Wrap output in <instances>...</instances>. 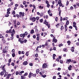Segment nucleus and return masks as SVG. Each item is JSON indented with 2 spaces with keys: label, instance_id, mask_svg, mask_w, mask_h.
<instances>
[{
  "label": "nucleus",
  "instance_id": "58836bf2",
  "mask_svg": "<svg viewBox=\"0 0 79 79\" xmlns=\"http://www.w3.org/2000/svg\"><path fill=\"white\" fill-rule=\"evenodd\" d=\"M51 32L52 33H54V32H55V30L53 29H52L51 30Z\"/></svg>",
  "mask_w": 79,
  "mask_h": 79
},
{
  "label": "nucleus",
  "instance_id": "0e129e2a",
  "mask_svg": "<svg viewBox=\"0 0 79 79\" xmlns=\"http://www.w3.org/2000/svg\"><path fill=\"white\" fill-rule=\"evenodd\" d=\"M21 40V38H20L19 39V42H20Z\"/></svg>",
  "mask_w": 79,
  "mask_h": 79
},
{
  "label": "nucleus",
  "instance_id": "cd10ccee",
  "mask_svg": "<svg viewBox=\"0 0 79 79\" xmlns=\"http://www.w3.org/2000/svg\"><path fill=\"white\" fill-rule=\"evenodd\" d=\"M61 46H63V44H62V43L59 45V47H61Z\"/></svg>",
  "mask_w": 79,
  "mask_h": 79
},
{
  "label": "nucleus",
  "instance_id": "09e8293b",
  "mask_svg": "<svg viewBox=\"0 0 79 79\" xmlns=\"http://www.w3.org/2000/svg\"><path fill=\"white\" fill-rule=\"evenodd\" d=\"M5 65H4L2 68V69H5Z\"/></svg>",
  "mask_w": 79,
  "mask_h": 79
},
{
  "label": "nucleus",
  "instance_id": "a211bd4d",
  "mask_svg": "<svg viewBox=\"0 0 79 79\" xmlns=\"http://www.w3.org/2000/svg\"><path fill=\"white\" fill-rule=\"evenodd\" d=\"M43 21H44V20L43 19H42L40 20V23H43Z\"/></svg>",
  "mask_w": 79,
  "mask_h": 79
},
{
  "label": "nucleus",
  "instance_id": "de8ad7c7",
  "mask_svg": "<svg viewBox=\"0 0 79 79\" xmlns=\"http://www.w3.org/2000/svg\"><path fill=\"white\" fill-rule=\"evenodd\" d=\"M2 41L3 43H5V42H6V41H5V39H4V40H2Z\"/></svg>",
  "mask_w": 79,
  "mask_h": 79
},
{
  "label": "nucleus",
  "instance_id": "bb28decb",
  "mask_svg": "<svg viewBox=\"0 0 79 79\" xmlns=\"http://www.w3.org/2000/svg\"><path fill=\"white\" fill-rule=\"evenodd\" d=\"M36 39L37 41H39V39H40L39 38V36H37L36 38Z\"/></svg>",
  "mask_w": 79,
  "mask_h": 79
},
{
  "label": "nucleus",
  "instance_id": "338daca9",
  "mask_svg": "<svg viewBox=\"0 0 79 79\" xmlns=\"http://www.w3.org/2000/svg\"><path fill=\"white\" fill-rule=\"evenodd\" d=\"M42 73H45V71L44 70H43L42 71Z\"/></svg>",
  "mask_w": 79,
  "mask_h": 79
},
{
  "label": "nucleus",
  "instance_id": "f3484780",
  "mask_svg": "<svg viewBox=\"0 0 79 79\" xmlns=\"http://www.w3.org/2000/svg\"><path fill=\"white\" fill-rule=\"evenodd\" d=\"M73 27L75 28L76 31H77V27L76 25H74V26H73Z\"/></svg>",
  "mask_w": 79,
  "mask_h": 79
},
{
  "label": "nucleus",
  "instance_id": "052dcab7",
  "mask_svg": "<svg viewBox=\"0 0 79 79\" xmlns=\"http://www.w3.org/2000/svg\"><path fill=\"white\" fill-rule=\"evenodd\" d=\"M5 17H8L9 16V15L8 14H6L5 16Z\"/></svg>",
  "mask_w": 79,
  "mask_h": 79
},
{
  "label": "nucleus",
  "instance_id": "79ce46f5",
  "mask_svg": "<svg viewBox=\"0 0 79 79\" xmlns=\"http://www.w3.org/2000/svg\"><path fill=\"white\" fill-rule=\"evenodd\" d=\"M61 68H58L57 69V70L58 71H61Z\"/></svg>",
  "mask_w": 79,
  "mask_h": 79
},
{
  "label": "nucleus",
  "instance_id": "39448f33",
  "mask_svg": "<svg viewBox=\"0 0 79 79\" xmlns=\"http://www.w3.org/2000/svg\"><path fill=\"white\" fill-rule=\"evenodd\" d=\"M71 60L70 59H67L66 61V63L69 64V63L70 62H71Z\"/></svg>",
  "mask_w": 79,
  "mask_h": 79
},
{
  "label": "nucleus",
  "instance_id": "9d476101",
  "mask_svg": "<svg viewBox=\"0 0 79 79\" xmlns=\"http://www.w3.org/2000/svg\"><path fill=\"white\" fill-rule=\"evenodd\" d=\"M32 74H33V73L31 72H30V73H29V75L28 76V77L29 78V79H31V75H32Z\"/></svg>",
  "mask_w": 79,
  "mask_h": 79
},
{
  "label": "nucleus",
  "instance_id": "5fc2aeb1",
  "mask_svg": "<svg viewBox=\"0 0 79 79\" xmlns=\"http://www.w3.org/2000/svg\"><path fill=\"white\" fill-rule=\"evenodd\" d=\"M76 44L77 46H79V43L78 42L76 43Z\"/></svg>",
  "mask_w": 79,
  "mask_h": 79
},
{
  "label": "nucleus",
  "instance_id": "aec40b11",
  "mask_svg": "<svg viewBox=\"0 0 79 79\" xmlns=\"http://www.w3.org/2000/svg\"><path fill=\"white\" fill-rule=\"evenodd\" d=\"M69 20H67L66 22V25L68 26V25H69Z\"/></svg>",
  "mask_w": 79,
  "mask_h": 79
},
{
  "label": "nucleus",
  "instance_id": "dca6fc26",
  "mask_svg": "<svg viewBox=\"0 0 79 79\" xmlns=\"http://www.w3.org/2000/svg\"><path fill=\"white\" fill-rule=\"evenodd\" d=\"M73 27L75 28L76 31H77V27L76 25H74V26H73Z\"/></svg>",
  "mask_w": 79,
  "mask_h": 79
},
{
  "label": "nucleus",
  "instance_id": "7ed1b4c3",
  "mask_svg": "<svg viewBox=\"0 0 79 79\" xmlns=\"http://www.w3.org/2000/svg\"><path fill=\"white\" fill-rule=\"evenodd\" d=\"M30 19L32 21V22H35V21L36 20V18L35 17H31L30 18Z\"/></svg>",
  "mask_w": 79,
  "mask_h": 79
},
{
  "label": "nucleus",
  "instance_id": "6e6d98bb",
  "mask_svg": "<svg viewBox=\"0 0 79 79\" xmlns=\"http://www.w3.org/2000/svg\"><path fill=\"white\" fill-rule=\"evenodd\" d=\"M12 14L13 15H15V10H13L12 12Z\"/></svg>",
  "mask_w": 79,
  "mask_h": 79
},
{
  "label": "nucleus",
  "instance_id": "a878e982",
  "mask_svg": "<svg viewBox=\"0 0 79 79\" xmlns=\"http://www.w3.org/2000/svg\"><path fill=\"white\" fill-rule=\"evenodd\" d=\"M48 14H50V13H52V11H51V10L50 9H49L48 11Z\"/></svg>",
  "mask_w": 79,
  "mask_h": 79
},
{
  "label": "nucleus",
  "instance_id": "e433bc0d",
  "mask_svg": "<svg viewBox=\"0 0 79 79\" xmlns=\"http://www.w3.org/2000/svg\"><path fill=\"white\" fill-rule=\"evenodd\" d=\"M12 56H13V57H15V53H12Z\"/></svg>",
  "mask_w": 79,
  "mask_h": 79
},
{
  "label": "nucleus",
  "instance_id": "2eb2a0df",
  "mask_svg": "<svg viewBox=\"0 0 79 79\" xmlns=\"http://www.w3.org/2000/svg\"><path fill=\"white\" fill-rule=\"evenodd\" d=\"M40 16V17H42L44 16V13L43 12H41Z\"/></svg>",
  "mask_w": 79,
  "mask_h": 79
},
{
  "label": "nucleus",
  "instance_id": "1a4fd4ad",
  "mask_svg": "<svg viewBox=\"0 0 79 79\" xmlns=\"http://www.w3.org/2000/svg\"><path fill=\"white\" fill-rule=\"evenodd\" d=\"M64 29L65 32H66L68 31V27L67 26V25H65Z\"/></svg>",
  "mask_w": 79,
  "mask_h": 79
},
{
  "label": "nucleus",
  "instance_id": "7c9ffc66",
  "mask_svg": "<svg viewBox=\"0 0 79 79\" xmlns=\"http://www.w3.org/2000/svg\"><path fill=\"white\" fill-rule=\"evenodd\" d=\"M73 26H76V22H73Z\"/></svg>",
  "mask_w": 79,
  "mask_h": 79
},
{
  "label": "nucleus",
  "instance_id": "4d7b16f0",
  "mask_svg": "<svg viewBox=\"0 0 79 79\" xmlns=\"http://www.w3.org/2000/svg\"><path fill=\"white\" fill-rule=\"evenodd\" d=\"M36 20H39V17H36Z\"/></svg>",
  "mask_w": 79,
  "mask_h": 79
},
{
  "label": "nucleus",
  "instance_id": "e2e57ef3",
  "mask_svg": "<svg viewBox=\"0 0 79 79\" xmlns=\"http://www.w3.org/2000/svg\"><path fill=\"white\" fill-rule=\"evenodd\" d=\"M49 2H48V1L47 0H46V4H48L49 3Z\"/></svg>",
  "mask_w": 79,
  "mask_h": 79
},
{
  "label": "nucleus",
  "instance_id": "393cba45",
  "mask_svg": "<svg viewBox=\"0 0 79 79\" xmlns=\"http://www.w3.org/2000/svg\"><path fill=\"white\" fill-rule=\"evenodd\" d=\"M4 75V72H3V71L1 72V76H3Z\"/></svg>",
  "mask_w": 79,
  "mask_h": 79
},
{
  "label": "nucleus",
  "instance_id": "20e7f679",
  "mask_svg": "<svg viewBox=\"0 0 79 79\" xmlns=\"http://www.w3.org/2000/svg\"><path fill=\"white\" fill-rule=\"evenodd\" d=\"M19 15H21L22 17L24 16V12H20L19 13Z\"/></svg>",
  "mask_w": 79,
  "mask_h": 79
},
{
  "label": "nucleus",
  "instance_id": "4be33fe9",
  "mask_svg": "<svg viewBox=\"0 0 79 79\" xmlns=\"http://www.w3.org/2000/svg\"><path fill=\"white\" fill-rule=\"evenodd\" d=\"M67 43L68 44V45H70V44H71V41H70L69 40L67 41Z\"/></svg>",
  "mask_w": 79,
  "mask_h": 79
},
{
  "label": "nucleus",
  "instance_id": "4c0bfd02",
  "mask_svg": "<svg viewBox=\"0 0 79 79\" xmlns=\"http://www.w3.org/2000/svg\"><path fill=\"white\" fill-rule=\"evenodd\" d=\"M59 25H60V23H58V24L56 25V27L57 28H58V26H59Z\"/></svg>",
  "mask_w": 79,
  "mask_h": 79
},
{
  "label": "nucleus",
  "instance_id": "c756f323",
  "mask_svg": "<svg viewBox=\"0 0 79 79\" xmlns=\"http://www.w3.org/2000/svg\"><path fill=\"white\" fill-rule=\"evenodd\" d=\"M60 29L61 30H62V29H64V27H63V26L62 25L61 26Z\"/></svg>",
  "mask_w": 79,
  "mask_h": 79
},
{
  "label": "nucleus",
  "instance_id": "f8f14e48",
  "mask_svg": "<svg viewBox=\"0 0 79 79\" xmlns=\"http://www.w3.org/2000/svg\"><path fill=\"white\" fill-rule=\"evenodd\" d=\"M74 47H72L71 49V51H72V52H74Z\"/></svg>",
  "mask_w": 79,
  "mask_h": 79
},
{
  "label": "nucleus",
  "instance_id": "680f3d73",
  "mask_svg": "<svg viewBox=\"0 0 79 79\" xmlns=\"http://www.w3.org/2000/svg\"><path fill=\"white\" fill-rule=\"evenodd\" d=\"M21 79H24V76L22 75L21 76Z\"/></svg>",
  "mask_w": 79,
  "mask_h": 79
},
{
  "label": "nucleus",
  "instance_id": "37998d69",
  "mask_svg": "<svg viewBox=\"0 0 79 79\" xmlns=\"http://www.w3.org/2000/svg\"><path fill=\"white\" fill-rule=\"evenodd\" d=\"M29 64L30 66H33V64H32V63H30Z\"/></svg>",
  "mask_w": 79,
  "mask_h": 79
},
{
  "label": "nucleus",
  "instance_id": "ea45409f",
  "mask_svg": "<svg viewBox=\"0 0 79 79\" xmlns=\"http://www.w3.org/2000/svg\"><path fill=\"white\" fill-rule=\"evenodd\" d=\"M23 5H26V1H24L23 2Z\"/></svg>",
  "mask_w": 79,
  "mask_h": 79
},
{
  "label": "nucleus",
  "instance_id": "8fccbe9b",
  "mask_svg": "<svg viewBox=\"0 0 79 79\" xmlns=\"http://www.w3.org/2000/svg\"><path fill=\"white\" fill-rule=\"evenodd\" d=\"M69 5V1H67L66 2V5Z\"/></svg>",
  "mask_w": 79,
  "mask_h": 79
},
{
  "label": "nucleus",
  "instance_id": "603ef678",
  "mask_svg": "<svg viewBox=\"0 0 79 79\" xmlns=\"http://www.w3.org/2000/svg\"><path fill=\"white\" fill-rule=\"evenodd\" d=\"M11 10V8H9L7 9V11H10Z\"/></svg>",
  "mask_w": 79,
  "mask_h": 79
},
{
  "label": "nucleus",
  "instance_id": "6e6552de",
  "mask_svg": "<svg viewBox=\"0 0 79 79\" xmlns=\"http://www.w3.org/2000/svg\"><path fill=\"white\" fill-rule=\"evenodd\" d=\"M23 65H27L28 64V62L27 61H25L23 63Z\"/></svg>",
  "mask_w": 79,
  "mask_h": 79
},
{
  "label": "nucleus",
  "instance_id": "69168bd1",
  "mask_svg": "<svg viewBox=\"0 0 79 79\" xmlns=\"http://www.w3.org/2000/svg\"><path fill=\"white\" fill-rule=\"evenodd\" d=\"M3 69V73H6V70H5V69Z\"/></svg>",
  "mask_w": 79,
  "mask_h": 79
},
{
  "label": "nucleus",
  "instance_id": "0eeeda50",
  "mask_svg": "<svg viewBox=\"0 0 79 79\" xmlns=\"http://www.w3.org/2000/svg\"><path fill=\"white\" fill-rule=\"evenodd\" d=\"M56 37H54L53 40V42H54L55 43H56V42H57V40L56 39H55Z\"/></svg>",
  "mask_w": 79,
  "mask_h": 79
},
{
  "label": "nucleus",
  "instance_id": "864d4df0",
  "mask_svg": "<svg viewBox=\"0 0 79 79\" xmlns=\"http://www.w3.org/2000/svg\"><path fill=\"white\" fill-rule=\"evenodd\" d=\"M11 65L14 66H15V63L13 62L11 64Z\"/></svg>",
  "mask_w": 79,
  "mask_h": 79
},
{
  "label": "nucleus",
  "instance_id": "13d9d810",
  "mask_svg": "<svg viewBox=\"0 0 79 79\" xmlns=\"http://www.w3.org/2000/svg\"><path fill=\"white\" fill-rule=\"evenodd\" d=\"M55 20L56 21H58V17H56Z\"/></svg>",
  "mask_w": 79,
  "mask_h": 79
},
{
  "label": "nucleus",
  "instance_id": "5701e85b",
  "mask_svg": "<svg viewBox=\"0 0 79 79\" xmlns=\"http://www.w3.org/2000/svg\"><path fill=\"white\" fill-rule=\"evenodd\" d=\"M34 30H31V34H34Z\"/></svg>",
  "mask_w": 79,
  "mask_h": 79
},
{
  "label": "nucleus",
  "instance_id": "774afa93",
  "mask_svg": "<svg viewBox=\"0 0 79 79\" xmlns=\"http://www.w3.org/2000/svg\"><path fill=\"white\" fill-rule=\"evenodd\" d=\"M56 76H53V79H56Z\"/></svg>",
  "mask_w": 79,
  "mask_h": 79
},
{
  "label": "nucleus",
  "instance_id": "ddd939ff",
  "mask_svg": "<svg viewBox=\"0 0 79 79\" xmlns=\"http://www.w3.org/2000/svg\"><path fill=\"white\" fill-rule=\"evenodd\" d=\"M3 52L4 53H7V52H8V51L6 50L4 48L3 49Z\"/></svg>",
  "mask_w": 79,
  "mask_h": 79
},
{
  "label": "nucleus",
  "instance_id": "49530a36",
  "mask_svg": "<svg viewBox=\"0 0 79 79\" xmlns=\"http://www.w3.org/2000/svg\"><path fill=\"white\" fill-rule=\"evenodd\" d=\"M15 74L16 75H18V74H19V72L18 71H17L16 72Z\"/></svg>",
  "mask_w": 79,
  "mask_h": 79
},
{
  "label": "nucleus",
  "instance_id": "a19ab883",
  "mask_svg": "<svg viewBox=\"0 0 79 79\" xmlns=\"http://www.w3.org/2000/svg\"><path fill=\"white\" fill-rule=\"evenodd\" d=\"M20 44H24V41L23 40H21V41L20 42Z\"/></svg>",
  "mask_w": 79,
  "mask_h": 79
},
{
  "label": "nucleus",
  "instance_id": "bf43d9fd",
  "mask_svg": "<svg viewBox=\"0 0 79 79\" xmlns=\"http://www.w3.org/2000/svg\"><path fill=\"white\" fill-rule=\"evenodd\" d=\"M12 52L13 53H15V49H13L12 50Z\"/></svg>",
  "mask_w": 79,
  "mask_h": 79
},
{
  "label": "nucleus",
  "instance_id": "a18cd8bd",
  "mask_svg": "<svg viewBox=\"0 0 79 79\" xmlns=\"http://www.w3.org/2000/svg\"><path fill=\"white\" fill-rule=\"evenodd\" d=\"M23 42H24V43H26V42H27V40L25 39V40H23Z\"/></svg>",
  "mask_w": 79,
  "mask_h": 79
},
{
  "label": "nucleus",
  "instance_id": "c85d7f7f",
  "mask_svg": "<svg viewBox=\"0 0 79 79\" xmlns=\"http://www.w3.org/2000/svg\"><path fill=\"white\" fill-rule=\"evenodd\" d=\"M59 11V16H61V10H58Z\"/></svg>",
  "mask_w": 79,
  "mask_h": 79
},
{
  "label": "nucleus",
  "instance_id": "473e14b6",
  "mask_svg": "<svg viewBox=\"0 0 79 79\" xmlns=\"http://www.w3.org/2000/svg\"><path fill=\"white\" fill-rule=\"evenodd\" d=\"M39 8L41 9H43V8H44V6H39Z\"/></svg>",
  "mask_w": 79,
  "mask_h": 79
},
{
  "label": "nucleus",
  "instance_id": "2f4dec72",
  "mask_svg": "<svg viewBox=\"0 0 79 79\" xmlns=\"http://www.w3.org/2000/svg\"><path fill=\"white\" fill-rule=\"evenodd\" d=\"M27 74H28V73H25L23 75V76H26L27 75Z\"/></svg>",
  "mask_w": 79,
  "mask_h": 79
},
{
  "label": "nucleus",
  "instance_id": "423d86ee",
  "mask_svg": "<svg viewBox=\"0 0 79 79\" xmlns=\"http://www.w3.org/2000/svg\"><path fill=\"white\" fill-rule=\"evenodd\" d=\"M47 21H46V19H45L44 20V22H43V23L44 24H46V26H48V22H47Z\"/></svg>",
  "mask_w": 79,
  "mask_h": 79
},
{
  "label": "nucleus",
  "instance_id": "3c124183",
  "mask_svg": "<svg viewBox=\"0 0 79 79\" xmlns=\"http://www.w3.org/2000/svg\"><path fill=\"white\" fill-rule=\"evenodd\" d=\"M35 32H39V30H38V29H37V28L36 29Z\"/></svg>",
  "mask_w": 79,
  "mask_h": 79
},
{
  "label": "nucleus",
  "instance_id": "9b49d317",
  "mask_svg": "<svg viewBox=\"0 0 79 79\" xmlns=\"http://www.w3.org/2000/svg\"><path fill=\"white\" fill-rule=\"evenodd\" d=\"M20 37H25V35H24V34H21L20 35Z\"/></svg>",
  "mask_w": 79,
  "mask_h": 79
},
{
  "label": "nucleus",
  "instance_id": "c9c22d12",
  "mask_svg": "<svg viewBox=\"0 0 79 79\" xmlns=\"http://www.w3.org/2000/svg\"><path fill=\"white\" fill-rule=\"evenodd\" d=\"M73 9L74 8L73 7V6H71L70 8V10H73Z\"/></svg>",
  "mask_w": 79,
  "mask_h": 79
},
{
  "label": "nucleus",
  "instance_id": "412c9836",
  "mask_svg": "<svg viewBox=\"0 0 79 79\" xmlns=\"http://www.w3.org/2000/svg\"><path fill=\"white\" fill-rule=\"evenodd\" d=\"M48 41H46V43L45 44V46H47V45H48Z\"/></svg>",
  "mask_w": 79,
  "mask_h": 79
},
{
  "label": "nucleus",
  "instance_id": "6ab92c4d",
  "mask_svg": "<svg viewBox=\"0 0 79 79\" xmlns=\"http://www.w3.org/2000/svg\"><path fill=\"white\" fill-rule=\"evenodd\" d=\"M40 70L39 69H38L36 70V74H38L39 73Z\"/></svg>",
  "mask_w": 79,
  "mask_h": 79
},
{
  "label": "nucleus",
  "instance_id": "f257e3e1",
  "mask_svg": "<svg viewBox=\"0 0 79 79\" xmlns=\"http://www.w3.org/2000/svg\"><path fill=\"white\" fill-rule=\"evenodd\" d=\"M6 33H7V34H11V37H10V39L11 40H13V39H14V36H13L14 35V34H15V29H13L12 30V31L11 29H10V30H7L6 31Z\"/></svg>",
  "mask_w": 79,
  "mask_h": 79
},
{
  "label": "nucleus",
  "instance_id": "f03ea898",
  "mask_svg": "<svg viewBox=\"0 0 79 79\" xmlns=\"http://www.w3.org/2000/svg\"><path fill=\"white\" fill-rule=\"evenodd\" d=\"M48 66V65L47 64H46V63H44L43 65L42 68L43 69H45V68H47Z\"/></svg>",
  "mask_w": 79,
  "mask_h": 79
},
{
  "label": "nucleus",
  "instance_id": "c03bdc74",
  "mask_svg": "<svg viewBox=\"0 0 79 79\" xmlns=\"http://www.w3.org/2000/svg\"><path fill=\"white\" fill-rule=\"evenodd\" d=\"M50 6V4L48 3V4L47 5V7H48V8H49V7Z\"/></svg>",
  "mask_w": 79,
  "mask_h": 79
},
{
  "label": "nucleus",
  "instance_id": "72a5a7b5",
  "mask_svg": "<svg viewBox=\"0 0 79 79\" xmlns=\"http://www.w3.org/2000/svg\"><path fill=\"white\" fill-rule=\"evenodd\" d=\"M61 3V0H59L58 2V4H60V3Z\"/></svg>",
  "mask_w": 79,
  "mask_h": 79
},
{
  "label": "nucleus",
  "instance_id": "4468645a",
  "mask_svg": "<svg viewBox=\"0 0 79 79\" xmlns=\"http://www.w3.org/2000/svg\"><path fill=\"white\" fill-rule=\"evenodd\" d=\"M11 75L10 74H8V76L6 77V79H9L10 78V76Z\"/></svg>",
  "mask_w": 79,
  "mask_h": 79
},
{
  "label": "nucleus",
  "instance_id": "f704fd0d",
  "mask_svg": "<svg viewBox=\"0 0 79 79\" xmlns=\"http://www.w3.org/2000/svg\"><path fill=\"white\" fill-rule=\"evenodd\" d=\"M7 74H8V73L7 72L5 73V74L4 75V77H6L7 76Z\"/></svg>",
  "mask_w": 79,
  "mask_h": 79
},
{
  "label": "nucleus",
  "instance_id": "b1692460",
  "mask_svg": "<svg viewBox=\"0 0 79 79\" xmlns=\"http://www.w3.org/2000/svg\"><path fill=\"white\" fill-rule=\"evenodd\" d=\"M23 34H24V35H25H25H27L28 34V33L26 31L24 33H23Z\"/></svg>",
  "mask_w": 79,
  "mask_h": 79
}]
</instances>
